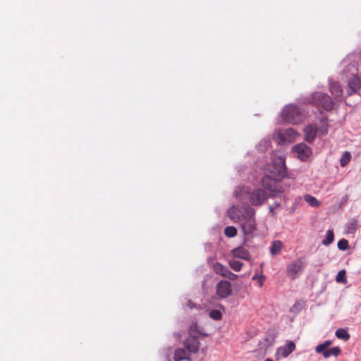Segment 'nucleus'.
I'll use <instances>...</instances> for the list:
<instances>
[{
	"mask_svg": "<svg viewBox=\"0 0 361 361\" xmlns=\"http://www.w3.org/2000/svg\"><path fill=\"white\" fill-rule=\"evenodd\" d=\"M236 198L240 199L245 194L248 195V199L250 204L254 207H260L268 199L267 192L261 188H255L251 192L249 191L247 187H238L233 192Z\"/></svg>",
	"mask_w": 361,
	"mask_h": 361,
	"instance_id": "1",
	"label": "nucleus"
},
{
	"mask_svg": "<svg viewBox=\"0 0 361 361\" xmlns=\"http://www.w3.org/2000/svg\"><path fill=\"white\" fill-rule=\"evenodd\" d=\"M228 216L233 220L245 221L255 215V210L250 204L232 206L227 211Z\"/></svg>",
	"mask_w": 361,
	"mask_h": 361,
	"instance_id": "2",
	"label": "nucleus"
},
{
	"mask_svg": "<svg viewBox=\"0 0 361 361\" xmlns=\"http://www.w3.org/2000/svg\"><path fill=\"white\" fill-rule=\"evenodd\" d=\"M266 174L282 180L287 176L285 158L279 157L273 159L272 162L267 164Z\"/></svg>",
	"mask_w": 361,
	"mask_h": 361,
	"instance_id": "3",
	"label": "nucleus"
},
{
	"mask_svg": "<svg viewBox=\"0 0 361 361\" xmlns=\"http://www.w3.org/2000/svg\"><path fill=\"white\" fill-rule=\"evenodd\" d=\"M281 117L285 122L295 125L302 121L305 115L297 105L288 104L283 109Z\"/></svg>",
	"mask_w": 361,
	"mask_h": 361,
	"instance_id": "4",
	"label": "nucleus"
},
{
	"mask_svg": "<svg viewBox=\"0 0 361 361\" xmlns=\"http://www.w3.org/2000/svg\"><path fill=\"white\" fill-rule=\"evenodd\" d=\"M262 186L271 192V197H276L279 194H281L287 188L286 185H283L281 180L269 175H264L262 179Z\"/></svg>",
	"mask_w": 361,
	"mask_h": 361,
	"instance_id": "5",
	"label": "nucleus"
},
{
	"mask_svg": "<svg viewBox=\"0 0 361 361\" xmlns=\"http://www.w3.org/2000/svg\"><path fill=\"white\" fill-rule=\"evenodd\" d=\"M310 102L326 111H331L334 107V102L327 94L320 92H315L311 94Z\"/></svg>",
	"mask_w": 361,
	"mask_h": 361,
	"instance_id": "6",
	"label": "nucleus"
},
{
	"mask_svg": "<svg viewBox=\"0 0 361 361\" xmlns=\"http://www.w3.org/2000/svg\"><path fill=\"white\" fill-rule=\"evenodd\" d=\"M241 229L244 234V243L252 238L255 235V231L257 230L255 216L250 219L243 221L241 224Z\"/></svg>",
	"mask_w": 361,
	"mask_h": 361,
	"instance_id": "7",
	"label": "nucleus"
},
{
	"mask_svg": "<svg viewBox=\"0 0 361 361\" xmlns=\"http://www.w3.org/2000/svg\"><path fill=\"white\" fill-rule=\"evenodd\" d=\"M298 135L297 132L292 128H287L281 132H279L276 138L279 144H286L293 142Z\"/></svg>",
	"mask_w": 361,
	"mask_h": 361,
	"instance_id": "8",
	"label": "nucleus"
},
{
	"mask_svg": "<svg viewBox=\"0 0 361 361\" xmlns=\"http://www.w3.org/2000/svg\"><path fill=\"white\" fill-rule=\"evenodd\" d=\"M293 152L297 154L301 161H306L312 153L311 148L305 143H300L293 147Z\"/></svg>",
	"mask_w": 361,
	"mask_h": 361,
	"instance_id": "9",
	"label": "nucleus"
},
{
	"mask_svg": "<svg viewBox=\"0 0 361 361\" xmlns=\"http://www.w3.org/2000/svg\"><path fill=\"white\" fill-rule=\"evenodd\" d=\"M295 350V344L289 341L284 346L279 347L275 353V357L277 360H279L281 357H288L292 352Z\"/></svg>",
	"mask_w": 361,
	"mask_h": 361,
	"instance_id": "10",
	"label": "nucleus"
},
{
	"mask_svg": "<svg viewBox=\"0 0 361 361\" xmlns=\"http://www.w3.org/2000/svg\"><path fill=\"white\" fill-rule=\"evenodd\" d=\"M232 293L230 282L221 281L216 286V294L220 298H226Z\"/></svg>",
	"mask_w": 361,
	"mask_h": 361,
	"instance_id": "11",
	"label": "nucleus"
},
{
	"mask_svg": "<svg viewBox=\"0 0 361 361\" xmlns=\"http://www.w3.org/2000/svg\"><path fill=\"white\" fill-rule=\"evenodd\" d=\"M185 348L190 353H195L198 351L200 343L197 336H188L183 342Z\"/></svg>",
	"mask_w": 361,
	"mask_h": 361,
	"instance_id": "12",
	"label": "nucleus"
},
{
	"mask_svg": "<svg viewBox=\"0 0 361 361\" xmlns=\"http://www.w3.org/2000/svg\"><path fill=\"white\" fill-rule=\"evenodd\" d=\"M329 90L331 93V94L334 97V98L336 99L337 98H341L343 94L342 89L338 84V82L333 80L332 79H329Z\"/></svg>",
	"mask_w": 361,
	"mask_h": 361,
	"instance_id": "13",
	"label": "nucleus"
},
{
	"mask_svg": "<svg viewBox=\"0 0 361 361\" xmlns=\"http://www.w3.org/2000/svg\"><path fill=\"white\" fill-rule=\"evenodd\" d=\"M317 129L316 127H314L312 125L307 126L304 128V134H305V140L309 143L313 142L317 136Z\"/></svg>",
	"mask_w": 361,
	"mask_h": 361,
	"instance_id": "14",
	"label": "nucleus"
},
{
	"mask_svg": "<svg viewBox=\"0 0 361 361\" xmlns=\"http://www.w3.org/2000/svg\"><path fill=\"white\" fill-rule=\"evenodd\" d=\"M305 263L304 258L297 259L290 263L288 271H302L305 268Z\"/></svg>",
	"mask_w": 361,
	"mask_h": 361,
	"instance_id": "15",
	"label": "nucleus"
},
{
	"mask_svg": "<svg viewBox=\"0 0 361 361\" xmlns=\"http://www.w3.org/2000/svg\"><path fill=\"white\" fill-rule=\"evenodd\" d=\"M283 248V243L280 240H274L270 247L269 252L272 256L278 255Z\"/></svg>",
	"mask_w": 361,
	"mask_h": 361,
	"instance_id": "16",
	"label": "nucleus"
},
{
	"mask_svg": "<svg viewBox=\"0 0 361 361\" xmlns=\"http://www.w3.org/2000/svg\"><path fill=\"white\" fill-rule=\"evenodd\" d=\"M271 140L269 137H264L262 139L256 146L257 149L259 152H265L271 145Z\"/></svg>",
	"mask_w": 361,
	"mask_h": 361,
	"instance_id": "17",
	"label": "nucleus"
},
{
	"mask_svg": "<svg viewBox=\"0 0 361 361\" xmlns=\"http://www.w3.org/2000/svg\"><path fill=\"white\" fill-rule=\"evenodd\" d=\"M189 357L188 351L183 348H178L174 353V361H182L187 360Z\"/></svg>",
	"mask_w": 361,
	"mask_h": 361,
	"instance_id": "18",
	"label": "nucleus"
},
{
	"mask_svg": "<svg viewBox=\"0 0 361 361\" xmlns=\"http://www.w3.org/2000/svg\"><path fill=\"white\" fill-rule=\"evenodd\" d=\"M304 200L311 207L317 208L320 205V202L311 195H304Z\"/></svg>",
	"mask_w": 361,
	"mask_h": 361,
	"instance_id": "19",
	"label": "nucleus"
},
{
	"mask_svg": "<svg viewBox=\"0 0 361 361\" xmlns=\"http://www.w3.org/2000/svg\"><path fill=\"white\" fill-rule=\"evenodd\" d=\"M341 350L340 348L338 346H336V347H333L330 349L327 348L326 351L324 352L323 356L325 358H328L331 356L337 357L341 354Z\"/></svg>",
	"mask_w": 361,
	"mask_h": 361,
	"instance_id": "20",
	"label": "nucleus"
},
{
	"mask_svg": "<svg viewBox=\"0 0 361 361\" xmlns=\"http://www.w3.org/2000/svg\"><path fill=\"white\" fill-rule=\"evenodd\" d=\"M358 221L356 219H352L345 225L346 232L348 233L354 234L357 228Z\"/></svg>",
	"mask_w": 361,
	"mask_h": 361,
	"instance_id": "21",
	"label": "nucleus"
},
{
	"mask_svg": "<svg viewBox=\"0 0 361 361\" xmlns=\"http://www.w3.org/2000/svg\"><path fill=\"white\" fill-rule=\"evenodd\" d=\"M336 336L341 340L348 341L350 338V334L345 329H338L335 332Z\"/></svg>",
	"mask_w": 361,
	"mask_h": 361,
	"instance_id": "22",
	"label": "nucleus"
},
{
	"mask_svg": "<svg viewBox=\"0 0 361 361\" xmlns=\"http://www.w3.org/2000/svg\"><path fill=\"white\" fill-rule=\"evenodd\" d=\"M234 255L241 259H247L249 257V252L244 248L238 247L233 250Z\"/></svg>",
	"mask_w": 361,
	"mask_h": 361,
	"instance_id": "23",
	"label": "nucleus"
},
{
	"mask_svg": "<svg viewBox=\"0 0 361 361\" xmlns=\"http://www.w3.org/2000/svg\"><path fill=\"white\" fill-rule=\"evenodd\" d=\"M334 233L332 230H328L325 238L322 240V244L324 245H329L334 242Z\"/></svg>",
	"mask_w": 361,
	"mask_h": 361,
	"instance_id": "24",
	"label": "nucleus"
},
{
	"mask_svg": "<svg viewBox=\"0 0 361 361\" xmlns=\"http://www.w3.org/2000/svg\"><path fill=\"white\" fill-rule=\"evenodd\" d=\"M332 342L331 341H326L323 343L318 345L316 348L315 351L317 353H322L324 355V352L326 351L329 346L331 345Z\"/></svg>",
	"mask_w": 361,
	"mask_h": 361,
	"instance_id": "25",
	"label": "nucleus"
},
{
	"mask_svg": "<svg viewBox=\"0 0 361 361\" xmlns=\"http://www.w3.org/2000/svg\"><path fill=\"white\" fill-rule=\"evenodd\" d=\"M207 263L212 266L214 268V271H224V267L219 264V262H215V258L213 257H210L207 258Z\"/></svg>",
	"mask_w": 361,
	"mask_h": 361,
	"instance_id": "26",
	"label": "nucleus"
},
{
	"mask_svg": "<svg viewBox=\"0 0 361 361\" xmlns=\"http://www.w3.org/2000/svg\"><path fill=\"white\" fill-rule=\"evenodd\" d=\"M351 159V154L349 152H345L340 159V165L342 167L345 166Z\"/></svg>",
	"mask_w": 361,
	"mask_h": 361,
	"instance_id": "27",
	"label": "nucleus"
},
{
	"mask_svg": "<svg viewBox=\"0 0 361 361\" xmlns=\"http://www.w3.org/2000/svg\"><path fill=\"white\" fill-rule=\"evenodd\" d=\"M224 234L228 238H233L237 234V229L234 226H227L224 229Z\"/></svg>",
	"mask_w": 361,
	"mask_h": 361,
	"instance_id": "28",
	"label": "nucleus"
},
{
	"mask_svg": "<svg viewBox=\"0 0 361 361\" xmlns=\"http://www.w3.org/2000/svg\"><path fill=\"white\" fill-rule=\"evenodd\" d=\"M229 264L234 271H240L242 269L243 263L238 260L233 259L230 261Z\"/></svg>",
	"mask_w": 361,
	"mask_h": 361,
	"instance_id": "29",
	"label": "nucleus"
},
{
	"mask_svg": "<svg viewBox=\"0 0 361 361\" xmlns=\"http://www.w3.org/2000/svg\"><path fill=\"white\" fill-rule=\"evenodd\" d=\"M338 248L341 250L345 251L349 248V243L346 239H341L338 242Z\"/></svg>",
	"mask_w": 361,
	"mask_h": 361,
	"instance_id": "30",
	"label": "nucleus"
},
{
	"mask_svg": "<svg viewBox=\"0 0 361 361\" xmlns=\"http://www.w3.org/2000/svg\"><path fill=\"white\" fill-rule=\"evenodd\" d=\"M321 123H322L318 131L322 135H325L328 133V124L324 121H322Z\"/></svg>",
	"mask_w": 361,
	"mask_h": 361,
	"instance_id": "31",
	"label": "nucleus"
},
{
	"mask_svg": "<svg viewBox=\"0 0 361 361\" xmlns=\"http://www.w3.org/2000/svg\"><path fill=\"white\" fill-rule=\"evenodd\" d=\"M209 317L215 320H220L221 319L222 314L221 312L218 310H211L209 312Z\"/></svg>",
	"mask_w": 361,
	"mask_h": 361,
	"instance_id": "32",
	"label": "nucleus"
},
{
	"mask_svg": "<svg viewBox=\"0 0 361 361\" xmlns=\"http://www.w3.org/2000/svg\"><path fill=\"white\" fill-rule=\"evenodd\" d=\"M336 281L338 283H341L343 284H345L347 282V279L345 277V272H338V274L336 277Z\"/></svg>",
	"mask_w": 361,
	"mask_h": 361,
	"instance_id": "33",
	"label": "nucleus"
},
{
	"mask_svg": "<svg viewBox=\"0 0 361 361\" xmlns=\"http://www.w3.org/2000/svg\"><path fill=\"white\" fill-rule=\"evenodd\" d=\"M252 279L253 280H257L258 284L261 287L263 285V282H264V276L263 275H262V274L258 275L257 274H256L252 277Z\"/></svg>",
	"mask_w": 361,
	"mask_h": 361,
	"instance_id": "34",
	"label": "nucleus"
},
{
	"mask_svg": "<svg viewBox=\"0 0 361 361\" xmlns=\"http://www.w3.org/2000/svg\"><path fill=\"white\" fill-rule=\"evenodd\" d=\"M197 326H191L189 329V336H197Z\"/></svg>",
	"mask_w": 361,
	"mask_h": 361,
	"instance_id": "35",
	"label": "nucleus"
},
{
	"mask_svg": "<svg viewBox=\"0 0 361 361\" xmlns=\"http://www.w3.org/2000/svg\"><path fill=\"white\" fill-rule=\"evenodd\" d=\"M224 276L228 278L229 279H235L237 276L233 272H221Z\"/></svg>",
	"mask_w": 361,
	"mask_h": 361,
	"instance_id": "36",
	"label": "nucleus"
},
{
	"mask_svg": "<svg viewBox=\"0 0 361 361\" xmlns=\"http://www.w3.org/2000/svg\"><path fill=\"white\" fill-rule=\"evenodd\" d=\"M213 245L210 243H207L204 244V250L206 252H212V251Z\"/></svg>",
	"mask_w": 361,
	"mask_h": 361,
	"instance_id": "37",
	"label": "nucleus"
},
{
	"mask_svg": "<svg viewBox=\"0 0 361 361\" xmlns=\"http://www.w3.org/2000/svg\"><path fill=\"white\" fill-rule=\"evenodd\" d=\"M186 306L190 308V309H192L193 307H195V305L194 303H192V302H191L190 300H188L187 302V304H186Z\"/></svg>",
	"mask_w": 361,
	"mask_h": 361,
	"instance_id": "38",
	"label": "nucleus"
},
{
	"mask_svg": "<svg viewBox=\"0 0 361 361\" xmlns=\"http://www.w3.org/2000/svg\"><path fill=\"white\" fill-rule=\"evenodd\" d=\"M269 212L271 213L272 215H274V208L273 207H269Z\"/></svg>",
	"mask_w": 361,
	"mask_h": 361,
	"instance_id": "39",
	"label": "nucleus"
},
{
	"mask_svg": "<svg viewBox=\"0 0 361 361\" xmlns=\"http://www.w3.org/2000/svg\"><path fill=\"white\" fill-rule=\"evenodd\" d=\"M275 206L276 207H279L280 206V204L277 202H275Z\"/></svg>",
	"mask_w": 361,
	"mask_h": 361,
	"instance_id": "40",
	"label": "nucleus"
},
{
	"mask_svg": "<svg viewBox=\"0 0 361 361\" xmlns=\"http://www.w3.org/2000/svg\"><path fill=\"white\" fill-rule=\"evenodd\" d=\"M264 361H273V360L271 358H267Z\"/></svg>",
	"mask_w": 361,
	"mask_h": 361,
	"instance_id": "41",
	"label": "nucleus"
}]
</instances>
